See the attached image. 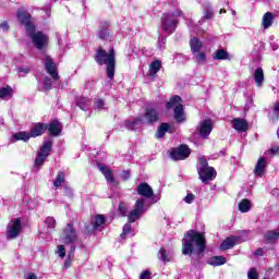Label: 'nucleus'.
I'll return each mask as SVG.
<instances>
[{
	"instance_id": "nucleus-1",
	"label": "nucleus",
	"mask_w": 279,
	"mask_h": 279,
	"mask_svg": "<svg viewBox=\"0 0 279 279\" xmlns=\"http://www.w3.org/2000/svg\"><path fill=\"white\" fill-rule=\"evenodd\" d=\"M17 20L24 25L26 35L31 38L35 49L43 51L49 47V36L41 31L36 32V24L33 22L32 14L26 10H17Z\"/></svg>"
},
{
	"instance_id": "nucleus-2",
	"label": "nucleus",
	"mask_w": 279,
	"mask_h": 279,
	"mask_svg": "<svg viewBox=\"0 0 279 279\" xmlns=\"http://www.w3.org/2000/svg\"><path fill=\"white\" fill-rule=\"evenodd\" d=\"M183 256H202L206 251V235L193 229L185 231L182 239L181 247Z\"/></svg>"
},
{
	"instance_id": "nucleus-3",
	"label": "nucleus",
	"mask_w": 279,
	"mask_h": 279,
	"mask_svg": "<svg viewBox=\"0 0 279 279\" xmlns=\"http://www.w3.org/2000/svg\"><path fill=\"white\" fill-rule=\"evenodd\" d=\"M94 60L99 66L106 64L107 77L109 80H114V72L117 71V52L114 51V48H110L107 52L104 47L99 46L94 56Z\"/></svg>"
},
{
	"instance_id": "nucleus-4",
	"label": "nucleus",
	"mask_w": 279,
	"mask_h": 279,
	"mask_svg": "<svg viewBox=\"0 0 279 279\" xmlns=\"http://www.w3.org/2000/svg\"><path fill=\"white\" fill-rule=\"evenodd\" d=\"M178 23H180V20L173 13H163L161 16V29L166 34H173L178 29Z\"/></svg>"
},
{
	"instance_id": "nucleus-5",
	"label": "nucleus",
	"mask_w": 279,
	"mask_h": 279,
	"mask_svg": "<svg viewBox=\"0 0 279 279\" xmlns=\"http://www.w3.org/2000/svg\"><path fill=\"white\" fill-rule=\"evenodd\" d=\"M191 156V147L186 144H181L170 150V158L172 160H186Z\"/></svg>"
},
{
	"instance_id": "nucleus-6",
	"label": "nucleus",
	"mask_w": 279,
	"mask_h": 279,
	"mask_svg": "<svg viewBox=\"0 0 279 279\" xmlns=\"http://www.w3.org/2000/svg\"><path fill=\"white\" fill-rule=\"evenodd\" d=\"M12 225L8 226L7 230V240L14 241V239H19L21 232H23V223L21 222V218H15L11 220Z\"/></svg>"
},
{
	"instance_id": "nucleus-7",
	"label": "nucleus",
	"mask_w": 279,
	"mask_h": 279,
	"mask_svg": "<svg viewBox=\"0 0 279 279\" xmlns=\"http://www.w3.org/2000/svg\"><path fill=\"white\" fill-rule=\"evenodd\" d=\"M143 213H145V199L138 198L135 202L134 209L131 210L128 215L129 223H134L135 221H138Z\"/></svg>"
},
{
	"instance_id": "nucleus-8",
	"label": "nucleus",
	"mask_w": 279,
	"mask_h": 279,
	"mask_svg": "<svg viewBox=\"0 0 279 279\" xmlns=\"http://www.w3.org/2000/svg\"><path fill=\"white\" fill-rule=\"evenodd\" d=\"M44 66L48 75L53 80V82L60 81V74H58V64H56V61L51 59L50 56H47L44 59Z\"/></svg>"
},
{
	"instance_id": "nucleus-9",
	"label": "nucleus",
	"mask_w": 279,
	"mask_h": 279,
	"mask_svg": "<svg viewBox=\"0 0 279 279\" xmlns=\"http://www.w3.org/2000/svg\"><path fill=\"white\" fill-rule=\"evenodd\" d=\"M143 118L145 119L146 123H148V125H154L160 121V114L154 107L146 108Z\"/></svg>"
},
{
	"instance_id": "nucleus-10",
	"label": "nucleus",
	"mask_w": 279,
	"mask_h": 279,
	"mask_svg": "<svg viewBox=\"0 0 279 279\" xmlns=\"http://www.w3.org/2000/svg\"><path fill=\"white\" fill-rule=\"evenodd\" d=\"M63 241L65 244L77 243V233H75L73 223H68L63 229Z\"/></svg>"
},
{
	"instance_id": "nucleus-11",
	"label": "nucleus",
	"mask_w": 279,
	"mask_h": 279,
	"mask_svg": "<svg viewBox=\"0 0 279 279\" xmlns=\"http://www.w3.org/2000/svg\"><path fill=\"white\" fill-rule=\"evenodd\" d=\"M97 167L105 177V180H107L108 184H112L113 186H117V184H119L117 182V179H114V173L112 172V169L108 168V166L104 163H98Z\"/></svg>"
},
{
	"instance_id": "nucleus-12",
	"label": "nucleus",
	"mask_w": 279,
	"mask_h": 279,
	"mask_svg": "<svg viewBox=\"0 0 279 279\" xmlns=\"http://www.w3.org/2000/svg\"><path fill=\"white\" fill-rule=\"evenodd\" d=\"M198 175L201 182L204 184H208L217 175V171H215V168L209 167V168H204L203 170H198Z\"/></svg>"
},
{
	"instance_id": "nucleus-13",
	"label": "nucleus",
	"mask_w": 279,
	"mask_h": 279,
	"mask_svg": "<svg viewBox=\"0 0 279 279\" xmlns=\"http://www.w3.org/2000/svg\"><path fill=\"white\" fill-rule=\"evenodd\" d=\"M136 191L137 195H141V197H146V199H151V197H154V189H151L147 182L140 183Z\"/></svg>"
},
{
	"instance_id": "nucleus-14",
	"label": "nucleus",
	"mask_w": 279,
	"mask_h": 279,
	"mask_svg": "<svg viewBox=\"0 0 279 279\" xmlns=\"http://www.w3.org/2000/svg\"><path fill=\"white\" fill-rule=\"evenodd\" d=\"M213 132V120L211 119H205L203 122H201L199 126V134L203 138H208L210 136V133Z\"/></svg>"
},
{
	"instance_id": "nucleus-15",
	"label": "nucleus",
	"mask_w": 279,
	"mask_h": 279,
	"mask_svg": "<svg viewBox=\"0 0 279 279\" xmlns=\"http://www.w3.org/2000/svg\"><path fill=\"white\" fill-rule=\"evenodd\" d=\"M45 132H47V124L43 122L34 123L29 131L31 138H38V136H43Z\"/></svg>"
},
{
	"instance_id": "nucleus-16",
	"label": "nucleus",
	"mask_w": 279,
	"mask_h": 279,
	"mask_svg": "<svg viewBox=\"0 0 279 279\" xmlns=\"http://www.w3.org/2000/svg\"><path fill=\"white\" fill-rule=\"evenodd\" d=\"M267 171V159L265 157H259L254 169V174L257 178H263Z\"/></svg>"
},
{
	"instance_id": "nucleus-17",
	"label": "nucleus",
	"mask_w": 279,
	"mask_h": 279,
	"mask_svg": "<svg viewBox=\"0 0 279 279\" xmlns=\"http://www.w3.org/2000/svg\"><path fill=\"white\" fill-rule=\"evenodd\" d=\"M47 130L50 136H60V134H62V125L58 119L50 121V123L47 124Z\"/></svg>"
},
{
	"instance_id": "nucleus-18",
	"label": "nucleus",
	"mask_w": 279,
	"mask_h": 279,
	"mask_svg": "<svg viewBox=\"0 0 279 279\" xmlns=\"http://www.w3.org/2000/svg\"><path fill=\"white\" fill-rule=\"evenodd\" d=\"M241 238L236 236V235H231L228 236L227 239H225L221 244H220V250L222 252H226L227 250H232V247H234L236 245V243H239V240Z\"/></svg>"
},
{
	"instance_id": "nucleus-19",
	"label": "nucleus",
	"mask_w": 279,
	"mask_h": 279,
	"mask_svg": "<svg viewBox=\"0 0 279 279\" xmlns=\"http://www.w3.org/2000/svg\"><path fill=\"white\" fill-rule=\"evenodd\" d=\"M232 125L233 130H236V132H247V130H250V123L245 119L234 118Z\"/></svg>"
},
{
	"instance_id": "nucleus-20",
	"label": "nucleus",
	"mask_w": 279,
	"mask_h": 279,
	"mask_svg": "<svg viewBox=\"0 0 279 279\" xmlns=\"http://www.w3.org/2000/svg\"><path fill=\"white\" fill-rule=\"evenodd\" d=\"M110 21H105L100 24L98 29V38L100 40H108L110 38Z\"/></svg>"
},
{
	"instance_id": "nucleus-21",
	"label": "nucleus",
	"mask_w": 279,
	"mask_h": 279,
	"mask_svg": "<svg viewBox=\"0 0 279 279\" xmlns=\"http://www.w3.org/2000/svg\"><path fill=\"white\" fill-rule=\"evenodd\" d=\"M161 69H162V61L156 59L153 62H150L148 73L151 77H155V75H158Z\"/></svg>"
},
{
	"instance_id": "nucleus-22",
	"label": "nucleus",
	"mask_w": 279,
	"mask_h": 279,
	"mask_svg": "<svg viewBox=\"0 0 279 279\" xmlns=\"http://www.w3.org/2000/svg\"><path fill=\"white\" fill-rule=\"evenodd\" d=\"M167 132H170V134L173 132V131H171V124H169V123H167V122H162V123L158 126L155 136H156L157 138H165V134H167Z\"/></svg>"
},
{
	"instance_id": "nucleus-23",
	"label": "nucleus",
	"mask_w": 279,
	"mask_h": 279,
	"mask_svg": "<svg viewBox=\"0 0 279 279\" xmlns=\"http://www.w3.org/2000/svg\"><path fill=\"white\" fill-rule=\"evenodd\" d=\"M51 149H53V142L47 141L43 144L37 154H39L40 156H45L46 158H49V156H51Z\"/></svg>"
},
{
	"instance_id": "nucleus-24",
	"label": "nucleus",
	"mask_w": 279,
	"mask_h": 279,
	"mask_svg": "<svg viewBox=\"0 0 279 279\" xmlns=\"http://www.w3.org/2000/svg\"><path fill=\"white\" fill-rule=\"evenodd\" d=\"M190 47L192 53H199L202 51V47H204V43H202L197 37H192L190 39Z\"/></svg>"
},
{
	"instance_id": "nucleus-25",
	"label": "nucleus",
	"mask_w": 279,
	"mask_h": 279,
	"mask_svg": "<svg viewBox=\"0 0 279 279\" xmlns=\"http://www.w3.org/2000/svg\"><path fill=\"white\" fill-rule=\"evenodd\" d=\"M255 85L260 88L263 86V83L265 82V72L263 71V68H257L253 74Z\"/></svg>"
},
{
	"instance_id": "nucleus-26",
	"label": "nucleus",
	"mask_w": 279,
	"mask_h": 279,
	"mask_svg": "<svg viewBox=\"0 0 279 279\" xmlns=\"http://www.w3.org/2000/svg\"><path fill=\"white\" fill-rule=\"evenodd\" d=\"M173 114H174L175 121H178V123H182V121L185 120L184 105H182V104L177 105L173 109Z\"/></svg>"
},
{
	"instance_id": "nucleus-27",
	"label": "nucleus",
	"mask_w": 279,
	"mask_h": 279,
	"mask_svg": "<svg viewBox=\"0 0 279 279\" xmlns=\"http://www.w3.org/2000/svg\"><path fill=\"white\" fill-rule=\"evenodd\" d=\"M226 263H228V260L221 255L213 256L207 260V264L211 265V267H221V265H226Z\"/></svg>"
},
{
	"instance_id": "nucleus-28",
	"label": "nucleus",
	"mask_w": 279,
	"mask_h": 279,
	"mask_svg": "<svg viewBox=\"0 0 279 279\" xmlns=\"http://www.w3.org/2000/svg\"><path fill=\"white\" fill-rule=\"evenodd\" d=\"M267 243H276L279 240V229L268 230L264 235Z\"/></svg>"
},
{
	"instance_id": "nucleus-29",
	"label": "nucleus",
	"mask_w": 279,
	"mask_h": 279,
	"mask_svg": "<svg viewBox=\"0 0 279 279\" xmlns=\"http://www.w3.org/2000/svg\"><path fill=\"white\" fill-rule=\"evenodd\" d=\"M262 25L264 29H269L274 25V13L266 12L262 19Z\"/></svg>"
},
{
	"instance_id": "nucleus-30",
	"label": "nucleus",
	"mask_w": 279,
	"mask_h": 279,
	"mask_svg": "<svg viewBox=\"0 0 279 279\" xmlns=\"http://www.w3.org/2000/svg\"><path fill=\"white\" fill-rule=\"evenodd\" d=\"M213 60H230V53L223 48L217 49L211 54Z\"/></svg>"
},
{
	"instance_id": "nucleus-31",
	"label": "nucleus",
	"mask_w": 279,
	"mask_h": 279,
	"mask_svg": "<svg viewBox=\"0 0 279 279\" xmlns=\"http://www.w3.org/2000/svg\"><path fill=\"white\" fill-rule=\"evenodd\" d=\"M29 138H32V135L27 131H20L15 134H13V141H23L24 143H28Z\"/></svg>"
},
{
	"instance_id": "nucleus-32",
	"label": "nucleus",
	"mask_w": 279,
	"mask_h": 279,
	"mask_svg": "<svg viewBox=\"0 0 279 279\" xmlns=\"http://www.w3.org/2000/svg\"><path fill=\"white\" fill-rule=\"evenodd\" d=\"M180 104H182V97L174 95L166 104V110H173V108H175V106H180Z\"/></svg>"
},
{
	"instance_id": "nucleus-33",
	"label": "nucleus",
	"mask_w": 279,
	"mask_h": 279,
	"mask_svg": "<svg viewBox=\"0 0 279 279\" xmlns=\"http://www.w3.org/2000/svg\"><path fill=\"white\" fill-rule=\"evenodd\" d=\"M238 208L240 213H250L252 210V202L247 198H243L239 205Z\"/></svg>"
},
{
	"instance_id": "nucleus-34",
	"label": "nucleus",
	"mask_w": 279,
	"mask_h": 279,
	"mask_svg": "<svg viewBox=\"0 0 279 279\" xmlns=\"http://www.w3.org/2000/svg\"><path fill=\"white\" fill-rule=\"evenodd\" d=\"M64 182H66V174L64 173V171H59L56 180L53 181V186L56 189H60V186H62Z\"/></svg>"
},
{
	"instance_id": "nucleus-35",
	"label": "nucleus",
	"mask_w": 279,
	"mask_h": 279,
	"mask_svg": "<svg viewBox=\"0 0 279 279\" xmlns=\"http://www.w3.org/2000/svg\"><path fill=\"white\" fill-rule=\"evenodd\" d=\"M104 223H106V217L104 215H96L95 219L92 221L94 230H97V228L104 226Z\"/></svg>"
},
{
	"instance_id": "nucleus-36",
	"label": "nucleus",
	"mask_w": 279,
	"mask_h": 279,
	"mask_svg": "<svg viewBox=\"0 0 279 279\" xmlns=\"http://www.w3.org/2000/svg\"><path fill=\"white\" fill-rule=\"evenodd\" d=\"M138 123H143L142 118H134L132 121L128 120L125 122V125L128 128V130H136V125H138Z\"/></svg>"
},
{
	"instance_id": "nucleus-37",
	"label": "nucleus",
	"mask_w": 279,
	"mask_h": 279,
	"mask_svg": "<svg viewBox=\"0 0 279 279\" xmlns=\"http://www.w3.org/2000/svg\"><path fill=\"white\" fill-rule=\"evenodd\" d=\"M7 97H12V87L10 85L0 89V99H5Z\"/></svg>"
},
{
	"instance_id": "nucleus-38",
	"label": "nucleus",
	"mask_w": 279,
	"mask_h": 279,
	"mask_svg": "<svg viewBox=\"0 0 279 279\" xmlns=\"http://www.w3.org/2000/svg\"><path fill=\"white\" fill-rule=\"evenodd\" d=\"M88 98L81 96L76 99V106H78V108L81 110H86V106H88Z\"/></svg>"
},
{
	"instance_id": "nucleus-39",
	"label": "nucleus",
	"mask_w": 279,
	"mask_h": 279,
	"mask_svg": "<svg viewBox=\"0 0 279 279\" xmlns=\"http://www.w3.org/2000/svg\"><path fill=\"white\" fill-rule=\"evenodd\" d=\"M46 160H47V157L45 155H39V153H37L34 161V167H43Z\"/></svg>"
},
{
	"instance_id": "nucleus-40",
	"label": "nucleus",
	"mask_w": 279,
	"mask_h": 279,
	"mask_svg": "<svg viewBox=\"0 0 279 279\" xmlns=\"http://www.w3.org/2000/svg\"><path fill=\"white\" fill-rule=\"evenodd\" d=\"M45 226H47V230H56V218L48 216L45 219Z\"/></svg>"
},
{
	"instance_id": "nucleus-41",
	"label": "nucleus",
	"mask_w": 279,
	"mask_h": 279,
	"mask_svg": "<svg viewBox=\"0 0 279 279\" xmlns=\"http://www.w3.org/2000/svg\"><path fill=\"white\" fill-rule=\"evenodd\" d=\"M132 222H126L123 226L122 233L120 234L121 239H125L130 232H132Z\"/></svg>"
},
{
	"instance_id": "nucleus-42",
	"label": "nucleus",
	"mask_w": 279,
	"mask_h": 279,
	"mask_svg": "<svg viewBox=\"0 0 279 279\" xmlns=\"http://www.w3.org/2000/svg\"><path fill=\"white\" fill-rule=\"evenodd\" d=\"M53 88V81L49 76L44 77V90H51Z\"/></svg>"
},
{
	"instance_id": "nucleus-43",
	"label": "nucleus",
	"mask_w": 279,
	"mask_h": 279,
	"mask_svg": "<svg viewBox=\"0 0 279 279\" xmlns=\"http://www.w3.org/2000/svg\"><path fill=\"white\" fill-rule=\"evenodd\" d=\"M118 210L121 215V217H126L128 216V205H125V203H120Z\"/></svg>"
},
{
	"instance_id": "nucleus-44",
	"label": "nucleus",
	"mask_w": 279,
	"mask_h": 279,
	"mask_svg": "<svg viewBox=\"0 0 279 279\" xmlns=\"http://www.w3.org/2000/svg\"><path fill=\"white\" fill-rule=\"evenodd\" d=\"M198 165H201V168L198 170H204V169H208V160H206V158L204 157H199L198 158Z\"/></svg>"
},
{
	"instance_id": "nucleus-45",
	"label": "nucleus",
	"mask_w": 279,
	"mask_h": 279,
	"mask_svg": "<svg viewBox=\"0 0 279 279\" xmlns=\"http://www.w3.org/2000/svg\"><path fill=\"white\" fill-rule=\"evenodd\" d=\"M159 252H160V258L162 263H169V255L167 254V250L161 247Z\"/></svg>"
},
{
	"instance_id": "nucleus-46",
	"label": "nucleus",
	"mask_w": 279,
	"mask_h": 279,
	"mask_svg": "<svg viewBox=\"0 0 279 279\" xmlns=\"http://www.w3.org/2000/svg\"><path fill=\"white\" fill-rule=\"evenodd\" d=\"M106 106V102L104 101V99L101 98H98L96 101H95V109L96 110H104V107Z\"/></svg>"
},
{
	"instance_id": "nucleus-47",
	"label": "nucleus",
	"mask_w": 279,
	"mask_h": 279,
	"mask_svg": "<svg viewBox=\"0 0 279 279\" xmlns=\"http://www.w3.org/2000/svg\"><path fill=\"white\" fill-rule=\"evenodd\" d=\"M247 278L248 279H258V271L256 268H251L247 272Z\"/></svg>"
},
{
	"instance_id": "nucleus-48",
	"label": "nucleus",
	"mask_w": 279,
	"mask_h": 279,
	"mask_svg": "<svg viewBox=\"0 0 279 279\" xmlns=\"http://www.w3.org/2000/svg\"><path fill=\"white\" fill-rule=\"evenodd\" d=\"M196 61L198 64H202L203 62H206V53L205 52H198L196 56Z\"/></svg>"
},
{
	"instance_id": "nucleus-49",
	"label": "nucleus",
	"mask_w": 279,
	"mask_h": 279,
	"mask_svg": "<svg viewBox=\"0 0 279 279\" xmlns=\"http://www.w3.org/2000/svg\"><path fill=\"white\" fill-rule=\"evenodd\" d=\"M214 16H215V13H213V10L207 9L204 13L203 19H204V21H208V20L213 19Z\"/></svg>"
},
{
	"instance_id": "nucleus-50",
	"label": "nucleus",
	"mask_w": 279,
	"mask_h": 279,
	"mask_svg": "<svg viewBox=\"0 0 279 279\" xmlns=\"http://www.w3.org/2000/svg\"><path fill=\"white\" fill-rule=\"evenodd\" d=\"M60 258H64L66 256V248H64V245H59L58 246V252Z\"/></svg>"
},
{
	"instance_id": "nucleus-51",
	"label": "nucleus",
	"mask_w": 279,
	"mask_h": 279,
	"mask_svg": "<svg viewBox=\"0 0 279 279\" xmlns=\"http://www.w3.org/2000/svg\"><path fill=\"white\" fill-rule=\"evenodd\" d=\"M0 29L4 33L10 32V24H8V21H3L0 23Z\"/></svg>"
},
{
	"instance_id": "nucleus-52",
	"label": "nucleus",
	"mask_w": 279,
	"mask_h": 279,
	"mask_svg": "<svg viewBox=\"0 0 279 279\" xmlns=\"http://www.w3.org/2000/svg\"><path fill=\"white\" fill-rule=\"evenodd\" d=\"M194 201H195V194L193 193L187 194L184 198L185 204H193Z\"/></svg>"
},
{
	"instance_id": "nucleus-53",
	"label": "nucleus",
	"mask_w": 279,
	"mask_h": 279,
	"mask_svg": "<svg viewBox=\"0 0 279 279\" xmlns=\"http://www.w3.org/2000/svg\"><path fill=\"white\" fill-rule=\"evenodd\" d=\"M64 195H66V197H72L73 196V190L71 189V186L69 185H64Z\"/></svg>"
},
{
	"instance_id": "nucleus-54",
	"label": "nucleus",
	"mask_w": 279,
	"mask_h": 279,
	"mask_svg": "<svg viewBox=\"0 0 279 279\" xmlns=\"http://www.w3.org/2000/svg\"><path fill=\"white\" fill-rule=\"evenodd\" d=\"M140 279H151V272L149 270H144L141 275H140Z\"/></svg>"
},
{
	"instance_id": "nucleus-55",
	"label": "nucleus",
	"mask_w": 279,
	"mask_h": 279,
	"mask_svg": "<svg viewBox=\"0 0 279 279\" xmlns=\"http://www.w3.org/2000/svg\"><path fill=\"white\" fill-rule=\"evenodd\" d=\"M71 265H73V258L66 257V259L64 262V268L70 269Z\"/></svg>"
},
{
	"instance_id": "nucleus-56",
	"label": "nucleus",
	"mask_w": 279,
	"mask_h": 279,
	"mask_svg": "<svg viewBox=\"0 0 279 279\" xmlns=\"http://www.w3.org/2000/svg\"><path fill=\"white\" fill-rule=\"evenodd\" d=\"M68 258H75V246H72L69 254H68Z\"/></svg>"
},
{
	"instance_id": "nucleus-57",
	"label": "nucleus",
	"mask_w": 279,
	"mask_h": 279,
	"mask_svg": "<svg viewBox=\"0 0 279 279\" xmlns=\"http://www.w3.org/2000/svg\"><path fill=\"white\" fill-rule=\"evenodd\" d=\"M129 178H131V173L129 170H124L122 172V180H128Z\"/></svg>"
},
{
	"instance_id": "nucleus-58",
	"label": "nucleus",
	"mask_w": 279,
	"mask_h": 279,
	"mask_svg": "<svg viewBox=\"0 0 279 279\" xmlns=\"http://www.w3.org/2000/svg\"><path fill=\"white\" fill-rule=\"evenodd\" d=\"M274 114H276L277 119L279 118V102L275 104L274 107Z\"/></svg>"
},
{
	"instance_id": "nucleus-59",
	"label": "nucleus",
	"mask_w": 279,
	"mask_h": 279,
	"mask_svg": "<svg viewBox=\"0 0 279 279\" xmlns=\"http://www.w3.org/2000/svg\"><path fill=\"white\" fill-rule=\"evenodd\" d=\"M255 256H264L265 251L263 250V247H259L255 251Z\"/></svg>"
},
{
	"instance_id": "nucleus-60",
	"label": "nucleus",
	"mask_w": 279,
	"mask_h": 279,
	"mask_svg": "<svg viewBox=\"0 0 279 279\" xmlns=\"http://www.w3.org/2000/svg\"><path fill=\"white\" fill-rule=\"evenodd\" d=\"M19 73H29V68H17Z\"/></svg>"
},
{
	"instance_id": "nucleus-61",
	"label": "nucleus",
	"mask_w": 279,
	"mask_h": 279,
	"mask_svg": "<svg viewBox=\"0 0 279 279\" xmlns=\"http://www.w3.org/2000/svg\"><path fill=\"white\" fill-rule=\"evenodd\" d=\"M25 279H38V277L34 272H28Z\"/></svg>"
},
{
	"instance_id": "nucleus-62",
	"label": "nucleus",
	"mask_w": 279,
	"mask_h": 279,
	"mask_svg": "<svg viewBox=\"0 0 279 279\" xmlns=\"http://www.w3.org/2000/svg\"><path fill=\"white\" fill-rule=\"evenodd\" d=\"M278 151H279V147L278 146H275V147L270 148V153L271 154H278Z\"/></svg>"
},
{
	"instance_id": "nucleus-63",
	"label": "nucleus",
	"mask_w": 279,
	"mask_h": 279,
	"mask_svg": "<svg viewBox=\"0 0 279 279\" xmlns=\"http://www.w3.org/2000/svg\"><path fill=\"white\" fill-rule=\"evenodd\" d=\"M220 14H226V9H221Z\"/></svg>"
},
{
	"instance_id": "nucleus-64",
	"label": "nucleus",
	"mask_w": 279,
	"mask_h": 279,
	"mask_svg": "<svg viewBox=\"0 0 279 279\" xmlns=\"http://www.w3.org/2000/svg\"><path fill=\"white\" fill-rule=\"evenodd\" d=\"M86 230H87V234H90V230H88V227H86Z\"/></svg>"
}]
</instances>
